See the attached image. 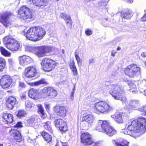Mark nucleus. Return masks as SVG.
I'll list each match as a JSON object with an SVG mask.
<instances>
[{"mask_svg": "<svg viewBox=\"0 0 146 146\" xmlns=\"http://www.w3.org/2000/svg\"><path fill=\"white\" fill-rule=\"evenodd\" d=\"M0 51L1 54L5 56H9L10 55V52L2 46L0 47Z\"/></svg>", "mask_w": 146, "mask_h": 146, "instance_id": "4c0bfd02", "label": "nucleus"}, {"mask_svg": "<svg viewBox=\"0 0 146 146\" xmlns=\"http://www.w3.org/2000/svg\"><path fill=\"white\" fill-rule=\"evenodd\" d=\"M94 59L92 58L91 59H90L89 60V62L90 64H91L94 61Z\"/></svg>", "mask_w": 146, "mask_h": 146, "instance_id": "69168bd1", "label": "nucleus"}, {"mask_svg": "<svg viewBox=\"0 0 146 146\" xmlns=\"http://www.w3.org/2000/svg\"><path fill=\"white\" fill-rule=\"evenodd\" d=\"M145 14L141 19L142 21H146V9L145 10Z\"/></svg>", "mask_w": 146, "mask_h": 146, "instance_id": "8fccbe9b", "label": "nucleus"}, {"mask_svg": "<svg viewBox=\"0 0 146 146\" xmlns=\"http://www.w3.org/2000/svg\"><path fill=\"white\" fill-rule=\"evenodd\" d=\"M80 139L82 143L86 146H98L100 143V141L94 142L91 135L88 132L82 133Z\"/></svg>", "mask_w": 146, "mask_h": 146, "instance_id": "423d86ee", "label": "nucleus"}, {"mask_svg": "<svg viewBox=\"0 0 146 146\" xmlns=\"http://www.w3.org/2000/svg\"><path fill=\"white\" fill-rule=\"evenodd\" d=\"M98 4L100 6H102L103 7H105L107 5V2L104 0H103L102 1L100 2Z\"/></svg>", "mask_w": 146, "mask_h": 146, "instance_id": "79ce46f5", "label": "nucleus"}, {"mask_svg": "<svg viewBox=\"0 0 146 146\" xmlns=\"http://www.w3.org/2000/svg\"><path fill=\"white\" fill-rule=\"evenodd\" d=\"M44 139L48 142H50L52 139V136L45 131H43L41 134Z\"/></svg>", "mask_w": 146, "mask_h": 146, "instance_id": "2f4dec72", "label": "nucleus"}, {"mask_svg": "<svg viewBox=\"0 0 146 146\" xmlns=\"http://www.w3.org/2000/svg\"><path fill=\"white\" fill-rule=\"evenodd\" d=\"M56 91L51 87H46L40 92V94L42 98L48 99L53 98L57 95Z\"/></svg>", "mask_w": 146, "mask_h": 146, "instance_id": "1a4fd4ad", "label": "nucleus"}, {"mask_svg": "<svg viewBox=\"0 0 146 146\" xmlns=\"http://www.w3.org/2000/svg\"><path fill=\"white\" fill-rule=\"evenodd\" d=\"M54 123L56 126L59 127L61 131L64 132L68 130L66 123L63 120L58 119L54 121Z\"/></svg>", "mask_w": 146, "mask_h": 146, "instance_id": "4468645a", "label": "nucleus"}, {"mask_svg": "<svg viewBox=\"0 0 146 146\" xmlns=\"http://www.w3.org/2000/svg\"><path fill=\"white\" fill-rule=\"evenodd\" d=\"M27 113L26 111L23 110H20L19 111L17 114V116L21 118L24 116Z\"/></svg>", "mask_w": 146, "mask_h": 146, "instance_id": "ea45409f", "label": "nucleus"}, {"mask_svg": "<svg viewBox=\"0 0 146 146\" xmlns=\"http://www.w3.org/2000/svg\"><path fill=\"white\" fill-rule=\"evenodd\" d=\"M33 4L37 6L40 7L46 5L48 0H32Z\"/></svg>", "mask_w": 146, "mask_h": 146, "instance_id": "4be33fe9", "label": "nucleus"}, {"mask_svg": "<svg viewBox=\"0 0 146 146\" xmlns=\"http://www.w3.org/2000/svg\"><path fill=\"white\" fill-rule=\"evenodd\" d=\"M95 117L94 115L90 113L86 112L83 114L82 121H85L91 125L94 122Z\"/></svg>", "mask_w": 146, "mask_h": 146, "instance_id": "aec40b11", "label": "nucleus"}, {"mask_svg": "<svg viewBox=\"0 0 146 146\" xmlns=\"http://www.w3.org/2000/svg\"><path fill=\"white\" fill-rule=\"evenodd\" d=\"M22 123L21 122H18L16 125H15V127L17 128L19 127H22Z\"/></svg>", "mask_w": 146, "mask_h": 146, "instance_id": "603ef678", "label": "nucleus"}, {"mask_svg": "<svg viewBox=\"0 0 146 146\" xmlns=\"http://www.w3.org/2000/svg\"><path fill=\"white\" fill-rule=\"evenodd\" d=\"M5 32V30L3 27L1 25H0V34H1L4 33Z\"/></svg>", "mask_w": 146, "mask_h": 146, "instance_id": "5fc2aeb1", "label": "nucleus"}, {"mask_svg": "<svg viewBox=\"0 0 146 146\" xmlns=\"http://www.w3.org/2000/svg\"><path fill=\"white\" fill-rule=\"evenodd\" d=\"M28 140L29 142L32 143H35L36 141L35 139H31L30 137L29 138Z\"/></svg>", "mask_w": 146, "mask_h": 146, "instance_id": "864d4df0", "label": "nucleus"}, {"mask_svg": "<svg viewBox=\"0 0 146 146\" xmlns=\"http://www.w3.org/2000/svg\"><path fill=\"white\" fill-rule=\"evenodd\" d=\"M141 119H131L128 122L127 125V128L129 130L131 131L135 135H137L139 134H142L141 132V126L139 122H143Z\"/></svg>", "mask_w": 146, "mask_h": 146, "instance_id": "20e7f679", "label": "nucleus"}, {"mask_svg": "<svg viewBox=\"0 0 146 146\" xmlns=\"http://www.w3.org/2000/svg\"><path fill=\"white\" fill-rule=\"evenodd\" d=\"M129 85L131 87V90H135L136 89V86L135 84L133 83H130Z\"/></svg>", "mask_w": 146, "mask_h": 146, "instance_id": "09e8293b", "label": "nucleus"}, {"mask_svg": "<svg viewBox=\"0 0 146 146\" xmlns=\"http://www.w3.org/2000/svg\"><path fill=\"white\" fill-rule=\"evenodd\" d=\"M38 108V111L39 114H40L41 117L44 119L46 117V114L45 113V112L43 107L42 106L41 104H38L37 105Z\"/></svg>", "mask_w": 146, "mask_h": 146, "instance_id": "bb28decb", "label": "nucleus"}, {"mask_svg": "<svg viewBox=\"0 0 146 146\" xmlns=\"http://www.w3.org/2000/svg\"><path fill=\"white\" fill-rule=\"evenodd\" d=\"M141 56L143 57H146V52H142L141 54Z\"/></svg>", "mask_w": 146, "mask_h": 146, "instance_id": "e2e57ef3", "label": "nucleus"}, {"mask_svg": "<svg viewBox=\"0 0 146 146\" xmlns=\"http://www.w3.org/2000/svg\"><path fill=\"white\" fill-rule=\"evenodd\" d=\"M20 64L22 66H25L29 63L30 60V58L26 55L19 57Z\"/></svg>", "mask_w": 146, "mask_h": 146, "instance_id": "412c9836", "label": "nucleus"}, {"mask_svg": "<svg viewBox=\"0 0 146 146\" xmlns=\"http://www.w3.org/2000/svg\"><path fill=\"white\" fill-rule=\"evenodd\" d=\"M45 106L46 108H48L49 107V105L47 104H46L45 105Z\"/></svg>", "mask_w": 146, "mask_h": 146, "instance_id": "338daca9", "label": "nucleus"}, {"mask_svg": "<svg viewBox=\"0 0 146 146\" xmlns=\"http://www.w3.org/2000/svg\"><path fill=\"white\" fill-rule=\"evenodd\" d=\"M42 68L46 72L51 71L55 68L56 63L55 61L49 58H43L40 63Z\"/></svg>", "mask_w": 146, "mask_h": 146, "instance_id": "6e6552de", "label": "nucleus"}, {"mask_svg": "<svg viewBox=\"0 0 146 146\" xmlns=\"http://www.w3.org/2000/svg\"><path fill=\"white\" fill-rule=\"evenodd\" d=\"M11 15V14L9 12L0 13V22L6 27L11 25L8 19Z\"/></svg>", "mask_w": 146, "mask_h": 146, "instance_id": "ddd939ff", "label": "nucleus"}, {"mask_svg": "<svg viewBox=\"0 0 146 146\" xmlns=\"http://www.w3.org/2000/svg\"><path fill=\"white\" fill-rule=\"evenodd\" d=\"M69 66L70 68L71 69L76 68V67L75 65V62L74 61H72V62H70Z\"/></svg>", "mask_w": 146, "mask_h": 146, "instance_id": "a18cd8bd", "label": "nucleus"}, {"mask_svg": "<svg viewBox=\"0 0 146 146\" xmlns=\"http://www.w3.org/2000/svg\"><path fill=\"white\" fill-rule=\"evenodd\" d=\"M52 48L46 46H40V51L38 57H42L45 56H48L49 53L52 51Z\"/></svg>", "mask_w": 146, "mask_h": 146, "instance_id": "2eb2a0df", "label": "nucleus"}, {"mask_svg": "<svg viewBox=\"0 0 146 146\" xmlns=\"http://www.w3.org/2000/svg\"><path fill=\"white\" fill-rule=\"evenodd\" d=\"M112 143L115 145H116V143H117V142L115 140H112Z\"/></svg>", "mask_w": 146, "mask_h": 146, "instance_id": "0e129e2a", "label": "nucleus"}, {"mask_svg": "<svg viewBox=\"0 0 146 146\" xmlns=\"http://www.w3.org/2000/svg\"><path fill=\"white\" fill-rule=\"evenodd\" d=\"M6 66V61L5 60L0 57V72L3 71Z\"/></svg>", "mask_w": 146, "mask_h": 146, "instance_id": "c9c22d12", "label": "nucleus"}, {"mask_svg": "<svg viewBox=\"0 0 146 146\" xmlns=\"http://www.w3.org/2000/svg\"><path fill=\"white\" fill-rule=\"evenodd\" d=\"M72 71L73 72V74L74 76H76L78 75V71L76 68H74L71 69Z\"/></svg>", "mask_w": 146, "mask_h": 146, "instance_id": "49530a36", "label": "nucleus"}, {"mask_svg": "<svg viewBox=\"0 0 146 146\" xmlns=\"http://www.w3.org/2000/svg\"><path fill=\"white\" fill-rule=\"evenodd\" d=\"M46 81L44 79H41L40 80L35 82L34 83L28 82V84L32 86H37L41 84H45Z\"/></svg>", "mask_w": 146, "mask_h": 146, "instance_id": "f704fd0d", "label": "nucleus"}, {"mask_svg": "<svg viewBox=\"0 0 146 146\" xmlns=\"http://www.w3.org/2000/svg\"><path fill=\"white\" fill-rule=\"evenodd\" d=\"M4 119L7 122V123H11L13 121V115L10 113H4L3 114Z\"/></svg>", "mask_w": 146, "mask_h": 146, "instance_id": "c85d7f7f", "label": "nucleus"}, {"mask_svg": "<svg viewBox=\"0 0 146 146\" xmlns=\"http://www.w3.org/2000/svg\"><path fill=\"white\" fill-rule=\"evenodd\" d=\"M121 132L125 134H128L135 138L140 136L139 134L138 135V136L136 135H135L134 133H133V132H132L131 131L129 130L127 128V129H122Z\"/></svg>", "mask_w": 146, "mask_h": 146, "instance_id": "7c9ffc66", "label": "nucleus"}, {"mask_svg": "<svg viewBox=\"0 0 146 146\" xmlns=\"http://www.w3.org/2000/svg\"><path fill=\"white\" fill-rule=\"evenodd\" d=\"M96 129L98 131L105 133L111 137L117 133V131L110 126L107 121L99 120L96 126Z\"/></svg>", "mask_w": 146, "mask_h": 146, "instance_id": "f03ea898", "label": "nucleus"}, {"mask_svg": "<svg viewBox=\"0 0 146 146\" xmlns=\"http://www.w3.org/2000/svg\"><path fill=\"white\" fill-rule=\"evenodd\" d=\"M146 106H144L143 107L139 109V110L141 112H143L144 111L145 108L146 107Z\"/></svg>", "mask_w": 146, "mask_h": 146, "instance_id": "4d7b16f0", "label": "nucleus"}, {"mask_svg": "<svg viewBox=\"0 0 146 146\" xmlns=\"http://www.w3.org/2000/svg\"><path fill=\"white\" fill-rule=\"evenodd\" d=\"M144 94L146 96V90H145L144 91Z\"/></svg>", "mask_w": 146, "mask_h": 146, "instance_id": "774afa93", "label": "nucleus"}, {"mask_svg": "<svg viewBox=\"0 0 146 146\" xmlns=\"http://www.w3.org/2000/svg\"><path fill=\"white\" fill-rule=\"evenodd\" d=\"M92 33V31L89 29H87L85 31V33L87 35L89 36L91 35Z\"/></svg>", "mask_w": 146, "mask_h": 146, "instance_id": "de8ad7c7", "label": "nucleus"}, {"mask_svg": "<svg viewBox=\"0 0 146 146\" xmlns=\"http://www.w3.org/2000/svg\"><path fill=\"white\" fill-rule=\"evenodd\" d=\"M109 92L113 97L115 100H120L123 103L126 104L127 100L124 96H122L123 92L119 86L111 85L108 87Z\"/></svg>", "mask_w": 146, "mask_h": 146, "instance_id": "7ed1b4c3", "label": "nucleus"}, {"mask_svg": "<svg viewBox=\"0 0 146 146\" xmlns=\"http://www.w3.org/2000/svg\"><path fill=\"white\" fill-rule=\"evenodd\" d=\"M40 119L37 115H34L27 120V123L29 124L36 123L40 122Z\"/></svg>", "mask_w": 146, "mask_h": 146, "instance_id": "a878e982", "label": "nucleus"}, {"mask_svg": "<svg viewBox=\"0 0 146 146\" xmlns=\"http://www.w3.org/2000/svg\"><path fill=\"white\" fill-rule=\"evenodd\" d=\"M18 13L20 18L24 20L31 19L33 15L30 9L25 6H23L19 9Z\"/></svg>", "mask_w": 146, "mask_h": 146, "instance_id": "9b49d317", "label": "nucleus"}, {"mask_svg": "<svg viewBox=\"0 0 146 146\" xmlns=\"http://www.w3.org/2000/svg\"><path fill=\"white\" fill-rule=\"evenodd\" d=\"M140 69L136 65L131 64L126 67L124 69L125 74L129 77H133L140 73Z\"/></svg>", "mask_w": 146, "mask_h": 146, "instance_id": "9d476101", "label": "nucleus"}, {"mask_svg": "<svg viewBox=\"0 0 146 146\" xmlns=\"http://www.w3.org/2000/svg\"><path fill=\"white\" fill-rule=\"evenodd\" d=\"M3 43L5 47L12 51L17 50L19 47V44L13 38L6 36L3 38Z\"/></svg>", "mask_w": 146, "mask_h": 146, "instance_id": "0eeeda50", "label": "nucleus"}, {"mask_svg": "<svg viewBox=\"0 0 146 146\" xmlns=\"http://www.w3.org/2000/svg\"><path fill=\"white\" fill-rule=\"evenodd\" d=\"M19 87L21 88H24L25 87V84L21 82H20L19 85Z\"/></svg>", "mask_w": 146, "mask_h": 146, "instance_id": "3c124183", "label": "nucleus"}, {"mask_svg": "<svg viewBox=\"0 0 146 146\" xmlns=\"http://www.w3.org/2000/svg\"><path fill=\"white\" fill-rule=\"evenodd\" d=\"M113 109L112 106L103 101H100L95 104L94 109L97 113H107L113 110Z\"/></svg>", "mask_w": 146, "mask_h": 146, "instance_id": "39448f33", "label": "nucleus"}, {"mask_svg": "<svg viewBox=\"0 0 146 146\" xmlns=\"http://www.w3.org/2000/svg\"><path fill=\"white\" fill-rule=\"evenodd\" d=\"M54 110L57 115L61 117L64 116L67 111L66 108L62 106H56Z\"/></svg>", "mask_w": 146, "mask_h": 146, "instance_id": "f3484780", "label": "nucleus"}, {"mask_svg": "<svg viewBox=\"0 0 146 146\" xmlns=\"http://www.w3.org/2000/svg\"><path fill=\"white\" fill-rule=\"evenodd\" d=\"M12 82L11 77L9 75L0 76V84L3 89L8 88L11 85Z\"/></svg>", "mask_w": 146, "mask_h": 146, "instance_id": "f8f14e48", "label": "nucleus"}, {"mask_svg": "<svg viewBox=\"0 0 146 146\" xmlns=\"http://www.w3.org/2000/svg\"><path fill=\"white\" fill-rule=\"evenodd\" d=\"M115 146H123V145L120 143L117 142V143H116V145H115Z\"/></svg>", "mask_w": 146, "mask_h": 146, "instance_id": "052dcab7", "label": "nucleus"}, {"mask_svg": "<svg viewBox=\"0 0 146 146\" xmlns=\"http://www.w3.org/2000/svg\"><path fill=\"white\" fill-rule=\"evenodd\" d=\"M26 94L23 93L21 95V98L22 100H25L26 99Z\"/></svg>", "mask_w": 146, "mask_h": 146, "instance_id": "6e6d98bb", "label": "nucleus"}, {"mask_svg": "<svg viewBox=\"0 0 146 146\" xmlns=\"http://www.w3.org/2000/svg\"><path fill=\"white\" fill-rule=\"evenodd\" d=\"M139 104V102L138 101L136 100H131L129 104L130 106L134 108L137 106Z\"/></svg>", "mask_w": 146, "mask_h": 146, "instance_id": "58836bf2", "label": "nucleus"}, {"mask_svg": "<svg viewBox=\"0 0 146 146\" xmlns=\"http://www.w3.org/2000/svg\"><path fill=\"white\" fill-rule=\"evenodd\" d=\"M139 119L143 121L139 123L141 126V132L142 133H144L146 130V118L144 117H139L138 119Z\"/></svg>", "mask_w": 146, "mask_h": 146, "instance_id": "cd10ccee", "label": "nucleus"}, {"mask_svg": "<svg viewBox=\"0 0 146 146\" xmlns=\"http://www.w3.org/2000/svg\"><path fill=\"white\" fill-rule=\"evenodd\" d=\"M116 52L114 50H112L111 52V55L113 56L114 57L115 56V54H116Z\"/></svg>", "mask_w": 146, "mask_h": 146, "instance_id": "680f3d73", "label": "nucleus"}, {"mask_svg": "<svg viewBox=\"0 0 146 146\" xmlns=\"http://www.w3.org/2000/svg\"><path fill=\"white\" fill-rule=\"evenodd\" d=\"M46 33L44 29L40 27L30 28L27 31L24 30L22 34L25 35L29 40L34 41H39L42 39Z\"/></svg>", "mask_w": 146, "mask_h": 146, "instance_id": "f257e3e1", "label": "nucleus"}, {"mask_svg": "<svg viewBox=\"0 0 146 146\" xmlns=\"http://www.w3.org/2000/svg\"><path fill=\"white\" fill-rule=\"evenodd\" d=\"M60 16L61 18L65 20L67 25H71L72 21L70 15L62 13L60 14Z\"/></svg>", "mask_w": 146, "mask_h": 146, "instance_id": "b1692460", "label": "nucleus"}, {"mask_svg": "<svg viewBox=\"0 0 146 146\" xmlns=\"http://www.w3.org/2000/svg\"><path fill=\"white\" fill-rule=\"evenodd\" d=\"M123 113H120L111 115L112 118H114L116 122L118 123H122L123 121L122 116Z\"/></svg>", "mask_w": 146, "mask_h": 146, "instance_id": "c756f323", "label": "nucleus"}, {"mask_svg": "<svg viewBox=\"0 0 146 146\" xmlns=\"http://www.w3.org/2000/svg\"><path fill=\"white\" fill-rule=\"evenodd\" d=\"M124 1L129 3H132L133 2V0H124Z\"/></svg>", "mask_w": 146, "mask_h": 146, "instance_id": "bf43d9fd", "label": "nucleus"}, {"mask_svg": "<svg viewBox=\"0 0 146 146\" xmlns=\"http://www.w3.org/2000/svg\"><path fill=\"white\" fill-rule=\"evenodd\" d=\"M75 90V86H74L73 90L71 92L70 94V99L72 100H73L74 99V93Z\"/></svg>", "mask_w": 146, "mask_h": 146, "instance_id": "37998d69", "label": "nucleus"}, {"mask_svg": "<svg viewBox=\"0 0 146 146\" xmlns=\"http://www.w3.org/2000/svg\"><path fill=\"white\" fill-rule=\"evenodd\" d=\"M29 51L35 54L38 56L40 51V47L29 46L28 47Z\"/></svg>", "mask_w": 146, "mask_h": 146, "instance_id": "473e14b6", "label": "nucleus"}, {"mask_svg": "<svg viewBox=\"0 0 146 146\" xmlns=\"http://www.w3.org/2000/svg\"><path fill=\"white\" fill-rule=\"evenodd\" d=\"M75 56L78 66L80 67L82 65V61L81 59L80 58L78 54L76 53L75 54Z\"/></svg>", "mask_w": 146, "mask_h": 146, "instance_id": "a19ab883", "label": "nucleus"}, {"mask_svg": "<svg viewBox=\"0 0 146 146\" xmlns=\"http://www.w3.org/2000/svg\"><path fill=\"white\" fill-rule=\"evenodd\" d=\"M121 15L122 18L125 19H130L133 15V13L132 11L127 10L121 13Z\"/></svg>", "mask_w": 146, "mask_h": 146, "instance_id": "393cba45", "label": "nucleus"}, {"mask_svg": "<svg viewBox=\"0 0 146 146\" xmlns=\"http://www.w3.org/2000/svg\"><path fill=\"white\" fill-rule=\"evenodd\" d=\"M8 61L9 63L11 64H12L14 62L13 60L11 59H9Z\"/></svg>", "mask_w": 146, "mask_h": 146, "instance_id": "13d9d810", "label": "nucleus"}, {"mask_svg": "<svg viewBox=\"0 0 146 146\" xmlns=\"http://www.w3.org/2000/svg\"><path fill=\"white\" fill-rule=\"evenodd\" d=\"M29 95L30 97L34 100L38 98V92L37 90L33 88L31 89L29 91Z\"/></svg>", "mask_w": 146, "mask_h": 146, "instance_id": "5701e85b", "label": "nucleus"}, {"mask_svg": "<svg viewBox=\"0 0 146 146\" xmlns=\"http://www.w3.org/2000/svg\"><path fill=\"white\" fill-rule=\"evenodd\" d=\"M43 126L44 128L46 130L49 131L50 133L52 132L51 128V122L49 121H47L43 123Z\"/></svg>", "mask_w": 146, "mask_h": 146, "instance_id": "72a5a7b5", "label": "nucleus"}, {"mask_svg": "<svg viewBox=\"0 0 146 146\" xmlns=\"http://www.w3.org/2000/svg\"><path fill=\"white\" fill-rule=\"evenodd\" d=\"M25 107L27 110H29L32 107H34L35 105L29 101H27L25 103Z\"/></svg>", "mask_w": 146, "mask_h": 146, "instance_id": "e433bc0d", "label": "nucleus"}, {"mask_svg": "<svg viewBox=\"0 0 146 146\" xmlns=\"http://www.w3.org/2000/svg\"><path fill=\"white\" fill-rule=\"evenodd\" d=\"M17 104L16 98L13 97L9 96L7 98L6 105L9 109L11 110Z\"/></svg>", "mask_w": 146, "mask_h": 146, "instance_id": "6ab92c4d", "label": "nucleus"}, {"mask_svg": "<svg viewBox=\"0 0 146 146\" xmlns=\"http://www.w3.org/2000/svg\"><path fill=\"white\" fill-rule=\"evenodd\" d=\"M11 136L13 137L17 142L21 141L22 139L21 134L17 129H11L9 131Z\"/></svg>", "mask_w": 146, "mask_h": 146, "instance_id": "dca6fc26", "label": "nucleus"}, {"mask_svg": "<svg viewBox=\"0 0 146 146\" xmlns=\"http://www.w3.org/2000/svg\"><path fill=\"white\" fill-rule=\"evenodd\" d=\"M123 146H128L129 142L126 140L123 139L121 141Z\"/></svg>", "mask_w": 146, "mask_h": 146, "instance_id": "c03bdc74", "label": "nucleus"}, {"mask_svg": "<svg viewBox=\"0 0 146 146\" xmlns=\"http://www.w3.org/2000/svg\"><path fill=\"white\" fill-rule=\"evenodd\" d=\"M36 71L35 67H29L25 70V75L27 77L31 78L35 76L36 74Z\"/></svg>", "mask_w": 146, "mask_h": 146, "instance_id": "a211bd4d", "label": "nucleus"}]
</instances>
